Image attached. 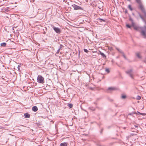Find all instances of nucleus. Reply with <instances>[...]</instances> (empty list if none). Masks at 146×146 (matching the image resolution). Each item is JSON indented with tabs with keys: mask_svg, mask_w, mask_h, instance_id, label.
<instances>
[{
	"mask_svg": "<svg viewBox=\"0 0 146 146\" xmlns=\"http://www.w3.org/2000/svg\"><path fill=\"white\" fill-rule=\"evenodd\" d=\"M138 15L141 18L146 24V21L143 16L139 13H138ZM140 29L141 30V35L144 38H146V26H145L143 27H141L140 28Z\"/></svg>",
	"mask_w": 146,
	"mask_h": 146,
	"instance_id": "nucleus-1",
	"label": "nucleus"
},
{
	"mask_svg": "<svg viewBox=\"0 0 146 146\" xmlns=\"http://www.w3.org/2000/svg\"><path fill=\"white\" fill-rule=\"evenodd\" d=\"M137 3L139 5V8L140 9L143 13L144 17L146 19V11L145 10L142 3L141 0H135Z\"/></svg>",
	"mask_w": 146,
	"mask_h": 146,
	"instance_id": "nucleus-2",
	"label": "nucleus"
},
{
	"mask_svg": "<svg viewBox=\"0 0 146 146\" xmlns=\"http://www.w3.org/2000/svg\"><path fill=\"white\" fill-rule=\"evenodd\" d=\"M37 81L40 83H43L44 82V78L41 75H39L37 77Z\"/></svg>",
	"mask_w": 146,
	"mask_h": 146,
	"instance_id": "nucleus-3",
	"label": "nucleus"
},
{
	"mask_svg": "<svg viewBox=\"0 0 146 146\" xmlns=\"http://www.w3.org/2000/svg\"><path fill=\"white\" fill-rule=\"evenodd\" d=\"M126 73L129 75L131 78L132 79H134L133 74V72L132 69H129L126 72Z\"/></svg>",
	"mask_w": 146,
	"mask_h": 146,
	"instance_id": "nucleus-4",
	"label": "nucleus"
},
{
	"mask_svg": "<svg viewBox=\"0 0 146 146\" xmlns=\"http://www.w3.org/2000/svg\"><path fill=\"white\" fill-rule=\"evenodd\" d=\"M72 6L73 7L74 10H83V9L82 8L75 4L72 5Z\"/></svg>",
	"mask_w": 146,
	"mask_h": 146,
	"instance_id": "nucleus-5",
	"label": "nucleus"
},
{
	"mask_svg": "<svg viewBox=\"0 0 146 146\" xmlns=\"http://www.w3.org/2000/svg\"><path fill=\"white\" fill-rule=\"evenodd\" d=\"M53 29L55 32L58 34H60V33L61 31L60 29L58 27H56L53 26L52 27Z\"/></svg>",
	"mask_w": 146,
	"mask_h": 146,
	"instance_id": "nucleus-6",
	"label": "nucleus"
},
{
	"mask_svg": "<svg viewBox=\"0 0 146 146\" xmlns=\"http://www.w3.org/2000/svg\"><path fill=\"white\" fill-rule=\"evenodd\" d=\"M116 90V88L115 87H109L107 90V92L108 93H110L111 91L115 90Z\"/></svg>",
	"mask_w": 146,
	"mask_h": 146,
	"instance_id": "nucleus-7",
	"label": "nucleus"
},
{
	"mask_svg": "<svg viewBox=\"0 0 146 146\" xmlns=\"http://www.w3.org/2000/svg\"><path fill=\"white\" fill-rule=\"evenodd\" d=\"M141 54V52H137L135 53L136 56L139 59H141L142 58V56Z\"/></svg>",
	"mask_w": 146,
	"mask_h": 146,
	"instance_id": "nucleus-8",
	"label": "nucleus"
},
{
	"mask_svg": "<svg viewBox=\"0 0 146 146\" xmlns=\"http://www.w3.org/2000/svg\"><path fill=\"white\" fill-rule=\"evenodd\" d=\"M116 48L119 52H120L122 54L123 56L124 57V58L125 59H126V58L125 55L123 52L122 51V50H120L117 48Z\"/></svg>",
	"mask_w": 146,
	"mask_h": 146,
	"instance_id": "nucleus-9",
	"label": "nucleus"
},
{
	"mask_svg": "<svg viewBox=\"0 0 146 146\" xmlns=\"http://www.w3.org/2000/svg\"><path fill=\"white\" fill-rule=\"evenodd\" d=\"M38 109V108L36 106H33L32 108V110L34 112L37 111Z\"/></svg>",
	"mask_w": 146,
	"mask_h": 146,
	"instance_id": "nucleus-10",
	"label": "nucleus"
},
{
	"mask_svg": "<svg viewBox=\"0 0 146 146\" xmlns=\"http://www.w3.org/2000/svg\"><path fill=\"white\" fill-rule=\"evenodd\" d=\"M25 117L26 118H29L30 117V114L29 113H26L24 115Z\"/></svg>",
	"mask_w": 146,
	"mask_h": 146,
	"instance_id": "nucleus-11",
	"label": "nucleus"
},
{
	"mask_svg": "<svg viewBox=\"0 0 146 146\" xmlns=\"http://www.w3.org/2000/svg\"><path fill=\"white\" fill-rule=\"evenodd\" d=\"M68 143L66 142H64L60 144V146H67Z\"/></svg>",
	"mask_w": 146,
	"mask_h": 146,
	"instance_id": "nucleus-12",
	"label": "nucleus"
},
{
	"mask_svg": "<svg viewBox=\"0 0 146 146\" xmlns=\"http://www.w3.org/2000/svg\"><path fill=\"white\" fill-rule=\"evenodd\" d=\"M100 53L101 55L102 56V57L104 58H106V55L103 52H100Z\"/></svg>",
	"mask_w": 146,
	"mask_h": 146,
	"instance_id": "nucleus-13",
	"label": "nucleus"
},
{
	"mask_svg": "<svg viewBox=\"0 0 146 146\" xmlns=\"http://www.w3.org/2000/svg\"><path fill=\"white\" fill-rule=\"evenodd\" d=\"M97 20L99 21L100 22H105V20L104 19H102L100 18H98L97 19Z\"/></svg>",
	"mask_w": 146,
	"mask_h": 146,
	"instance_id": "nucleus-14",
	"label": "nucleus"
},
{
	"mask_svg": "<svg viewBox=\"0 0 146 146\" xmlns=\"http://www.w3.org/2000/svg\"><path fill=\"white\" fill-rule=\"evenodd\" d=\"M6 45V43L5 42L2 43L1 44V46L3 47H5Z\"/></svg>",
	"mask_w": 146,
	"mask_h": 146,
	"instance_id": "nucleus-15",
	"label": "nucleus"
},
{
	"mask_svg": "<svg viewBox=\"0 0 146 146\" xmlns=\"http://www.w3.org/2000/svg\"><path fill=\"white\" fill-rule=\"evenodd\" d=\"M2 11L3 12H8V11H9V10H8L6 8H4L2 9Z\"/></svg>",
	"mask_w": 146,
	"mask_h": 146,
	"instance_id": "nucleus-16",
	"label": "nucleus"
},
{
	"mask_svg": "<svg viewBox=\"0 0 146 146\" xmlns=\"http://www.w3.org/2000/svg\"><path fill=\"white\" fill-rule=\"evenodd\" d=\"M89 109L90 110H92L93 111H94L95 110V108H94L92 107H89Z\"/></svg>",
	"mask_w": 146,
	"mask_h": 146,
	"instance_id": "nucleus-17",
	"label": "nucleus"
},
{
	"mask_svg": "<svg viewBox=\"0 0 146 146\" xmlns=\"http://www.w3.org/2000/svg\"><path fill=\"white\" fill-rule=\"evenodd\" d=\"M131 130L132 131L136 132V131L137 130V129H135L134 127H132L131 128Z\"/></svg>",
	"mask_w": 146,
	"mask_h": 146,
	"instance_id": "nucleus-18",
	"label": "nucleus"
},
{
	"mask_svg": "<svg viewBox=\"0 0 146 146\" xmlns=\"http://www.w3.org/2000/svg\"><path fill=\"white\" fill-rule=\"evenodd\" d=\"M128 8L130 9L131 11H132L133 9L132 8L131 6L130 5H129L128 6Z\"/></svg>",
	"mask_w": 146,
	"mask_h": 146,
	"instance_id": "nucleus-19",
	"label": "nucleus"
},
{
	"mask_svg": "<svg viewBox=\"0 0 146 146\" xmlns=\"http://www.w3.org/2000/svg\"><path fill=\"white\" fill-rule=\"evenodd\" d=\"M133 27L136 30H138L139 29V27H137V26H136V25L134 26Z\"/></svg>",
	"mask_w": 146,
	"mask_h": 146,
	"instance_id": "nucleus-20",
	"label": "nucleus"
},
{
	"mask_svg": "<svg viewBox=\"0 0 146 146\" xmlns=\"http://www.w3.org/2000/svg\"><path fill=\"white\" fill-rule=\"evenodd\" d=\"M68 106L70 108H72L73 107V105L72 104H68Z\"/></svg>",
	"mask_w": 146,
	"mask_h": 146,
	"instance_id": "nucleus-21",
	"label": "nucleus"
},
{
	"mask_svg": "<svg viewBox=\"0 0 146 146\" xmlns=\"http://www.w3.org/2000/svg\"><path fill=\"white\" fill-rule=\"evenodd\" d=\"M63 47L64 46L62 45L61 44L60 46V48H59V50H61L63 48Z\"/></svg>",
	"mask_w": 146,
	"mask_h": 146,
	"instance_id": "nucleus-22",
	"label": "nucleus"
},
{
	"mask_svg": "<svg viewBox=\"0 0 146 146\" xmlns=\"http://www.w3.org/2000/svg\"><path fill=\"white\" fill-rule=\"evenodd\" d=\"M108 49L111 51L113 50V48L111 47H109L108 48Z\"/></svg>",
	"mask_w": 146,
	"mask_h": 146,
	"instance_id": "nucleus-23",
	"label": "nucleus"
},
{
	"mask_svg": "<svg viewBox=\"0 0 146 146\" xmlns=\"http://www.w3.org/2000/svg\"><path fill=\"white\" fill-rule=\"evenodd\" d=\"M126 26L127 27L129 28H131V26L129 24H127L126 25Z\"/></svg>",
	"mask_w": 146,
	"mask_h": 146,
	"instance_id": "nucleus-24",
	"label": "nucleus"
},
{
	"mask_svg": "<svg viewBox=\"0 0 146 146\" xmlns=\"http://www.w3.org/2000/svg\"><path fill=\"white\" fill-rule=\"evenodd\" d=\"M105 71L106 72H107L108 73H109L110 72V71L109 69L107 68L106 69Z\"/></svg>",
	"mask_w": 146,
	"mask_h": 146,
	"instance_id": "nucleus-25",
	"label": "nucleus"
},
{
	"mask_svg": "<svg viewBox=\"0 0 146 146\" xmlns=\"http://www.w3.org/2000/svg\"><path fill=\"white\" fill-rule=\"evenodd\" d=\"M126 98V96L125 95H123L121 96V98L123 99H125Z\"/></svg>",
	"mask_w": 146,
	"mask_h": 146,
	"instance_id": "nucleus-26",
	"label": "nucleus"
},
{
	"mask_svg": "<svg viewBox=\"0 0 146 146\" xmlns=\"http://www.w3.org/2000/svg\"><path fill=\"white\" fill-rule=\"evenodd\" d=\"M84 52H86V53H88V51L87 49H84Z\"/></svg>",
	"mask_w": 146,
	"mask_h": 146,
	"instance_id": "nucleus-27",
	"label": "nucleus"
},
{
	"mask_svg": "<svg viewBox=\"0 0 146 146\" xmlns=\"http://www.w3.org/2000/svg\"><path fill=\"white\" fill-rule=\"evenodd\" d=\"M141 97L140 96H137V100H139L141 99Z\"/></svg>",
	"mask_w": 146,
	"mask_h": 146,
	"instance_id": "nucleus-28",
	"label": "nucleus"
},
{
	"mask_svg": "<svg viewBox=\"0 0 146 146\" xmlns=\"http://www.w3.org/2000/svg\"><path fill=\"white\" fill-rule=\"evenodd\" d=\"M133 127H134V128L137 129L138 128V126L136 125H134Z\"/></svg>",
	"mask_w": 146,
	"mask_h": 146,
	"instance_id": "nucleus-29",
	"label": "nucleus"
},
{
	"mask_svg": "<svg viewBox=\"0 0 146 146\" xmlns=\"http://www.w3.org/2000/svg\"><path fill=\"white\" fill-rule=\"evenodd\" d=\"M132 22V26H133V27H134V26H135V23L133 22H133Z\"/></svg>",
	"mask_w": 146,
	"mask_h": 146,
	"instance_id": "nucleus-30",
	"label": "nucleus"
},
{
	"mask_svg": "<svg viewBox=\"0 0 146 146\" xmlns=\"http://www.w3.org/2000/svg\"><path fill=\"white\" fill-rule=\"evenodd\" d=\"M20 66H19V65H18V70H20Z\"/></svg>",
	"mask_w": 146,
	"mask_h": 146,
	"instance_id": "nucleus-31",
	"label": "nucleus"
},
{
	"mask_svg": "<svg viewBox=\"0 0 146 146\" xmlns=\"http://www.w3.org/2000/svg\"><path fill=\"white\" fill-rule=\"evenodd\" d=\"M60 50H59V49H58V50L56 52L57 54H58L59 53Z\"/></svg>",
	"mask_w": 146,
	"mask_h": 146,
	"instance_id": "nucleus-32",
	"label": "nucleus"
},
{
	"mask_svg": "<svg viewBox=\"0 0 146 146\" xmlns=\"http://www.w3.org/2000/svg\"><path fill=\"white\" fill-rule=\"evenodd\" d=\"M129 20L130 21H131V22H133V19L131 18H130L129 19Z\"/></svg>",
	"mask_w": 146,
	"mask_h": 146,
	"instance_id": "nucleus-33",
	"label": "nucleus"
},
{
	"mask_svg": "<svg viewBox=\"0 0 146 146\" xmlns=\"http://www.w3.org/2000/svg\"><path fill=\"white\" fill-rule=\"evenodd\" d=\"M144 62L146 64V58H145L144 60Z\"/></svg>",
	"mask_w": 146,
	"mask_h": 146,
	"instance_id": "nucleus-34",
	"label": "nucleus"
},
{
	"mask_svg": "<svg viewBox=\"0 0 146 146\" xmlns=\"http://www.w3.org/2000/svg\"><path fill=\"white\" fill-rule=\"evenodd\" d=\"M138 113H139V114H140L141 115H145V113H140V112H138Z\"/></svg>",
	"mask_w": 146,
	"mask_h": 146,
	"instance_id": "nucleus-35",
	"label": "nucleus"
},
{
	"mask_svg": "<svg viewBox=\"0 0 146 146\" xmlns=\"http://www.w3.org/2000/svg\"><path fill=\"white\" fill-rule=\"evenodd\" d=\"M133 113H129V115H132V114H133Z\"/></svg>",
	"mask_w": 146,
	"mask_h": 146,
	"instance_id": "nucleus-36",
	"label": "nucleus"
},
{
	"mask_svg": "<svg viewBox=\"0 0 146 146\" xmlns=\"http://www.w3.org/2000/svg\"><path fill=\"white\" fill-rule=\"evenodd\" d=\"M131 0H127V1H130Z\"/></svg>",
	"mask_w": 146,
	"mask_h": 146,
	"instance_id": "nucleus-37",
	"label": "nucleus"
}]
</instances>
